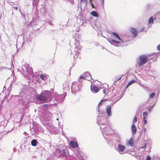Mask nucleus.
<instances>
[{
	"label": "nucleus",
	"instance_id": "nucleus-1",
	"mask_svg": "<svg viewBox=\"0 0 160 160\" xmlns=\"http://www.w3.org/2000/svg\"><path fill=\"white\" fill-rule=\"evenodd\" d=\"M50 96L49 93H48L45 92H42L39 94H37L36 96V99L38 100L45 102Z\"/></svg>",
	"mask_w": 160,
	"mask_h": 160
},
{
	"label": "nucleus",
	"instance_id": "nucleus-2",
	"mask_svg": "<svg viewBox=\"0 0 160 160\" xmlns=\"http://www.w3.org/2000/svg\"><path fill=\"white\" fill-rule=\"evenodd\" d=\"M148 58L145 55H142L139 57V61L138 62V66L139 67L146 63L148 61Z\"/></svg>",
	"mask_w": 160,
	"mask_h": 160
},
{
	"label": "nucleus",
	"instance_id": "nucleus-3",
	"mask_svg": "<svg viewBox=\"0 0 160 160\" xmlns=\"http://www.w3.org/2000/svg\"><path fill=\"white\" fill-rule=\"evenodd\" d=\"M91 89L92 92L94 93H97L99 91L98 87L96 86H91Z\"/></svg>",
	"mask_w": 160,
	"mask_h": 160
},
{
	"label": "nucleus",
	"instance_id": "nucleus-4",
	"mask_svg": "<svg viewBox=\"0 0 160 160\" xmlns=\"http://www.w3.org/2000/svg\"><path fill=\"white\" fill-rule=\"evenodd\" d=\"M70 144L74 148H77L78 147V144L76 141L74 140L71 141L70 142Z\"/></svg>",
	"mask_w": 160,
	"mask_h": 160
},
{
	"label": "nucleus",
	"instance_id": "nucleus-5",
	"mask_svg": "<svg viewBox=\"0 0 160 160\" xmlns=\"http://www.w3.org/2000/svg\"><path fill=\"white\" fill-rule=\"evenodd\" d=\"M130 32L132 33L133 36L134 37L137 36V31L136 29L133 28H130Z\"/></svg>",
	"mask_w": 160,
	"mask_h": 160
},
{
	"label": "nucleus",
	"instance_id": "nucleus-6",
	"mask_svg": "<svg viewBox=\"0 0 160 160\" xmlns=\"http://www.w3.org/2000/svg\"><path fill=\"white\" fill-rule=\"evenodd\" d=\"M118 147L119 149V150L121 152H123L124 149L125 148V146L121 144H119L118 146Z\"/></svg>",
	"mask_w": 160,
	"mask_h": 160
},
{
	"label": "nucleus",
	"instance_id": "nucleus-7",
	"mask_svg": "<svg viewBox=\"0 0 160 160\" xmlns=\"http://www.w3.org/2000/svg\"><path fill=\"white\" fill-rule=\"evenodd\" d=\"M111 107L110 106L108 107L107 108L106 111L108 116H110L111 115Z\"/></svg>",
	"mask_w": 160,
	"mask_h": 160
},
{
	"label": "nucleus",
	"instance_id": "nucleus-8",
	"mask_svg": "<svg viewBox=\"0 0 160 160\" xmlns=\"http://www.w3.org/2000/svg\"><path fill=\"white\" fill-rule=\"evenodd\" d=\"M132 131L133 134H135L136 132V129L135 125L132 124Z\"/></svg>",
	"mask_w": 160,
	"mask_h": 160
},
{
	"label": "nucleus",
	"instance_id": "nucleus-9",
	"mask_svg": "<svg viewBox=\"0 0 160 160\" xmlns=\"http://www.w3.org/2000/svg\"><path fill=\"white\" fill-rule=\"evenodd\" d=\"M38 142L36 139H33L31 142V145L33 146H36L38 144Z\"/></svg>",
	"mask_w": 160,
	"mask_h": 160
},
{
	"label": "nucleus",
	"instance_id": "nucleus-10",
	"mask_svg": "<svg viewBox=\"0 0 160 160\" xmlns=\"http://www.w3.org/2000/svg\"><path fill=\"white\" fill-rule=\"evenodd\" d=\"M128 144L131 147H132L133 146V141L132 138H130L129 140L128 141Z\"/></svg>",
	"mask_w": 160,
	"mask_h": 160
},
{
	"label": "nucleus",
	"instance_id": "nucleus-11",
	"mask_svg": "<svg viewBox=\"0 0 160 160\" xmlns=\"http://www.w3.org/2000/svg\"><path fill=\"white\" fill-rule=\"evenodd\" d=\"M91 14L93 16L96 17H98V14L96 11H93L91 12Z\"/></svg>",
	"mask_w": 160,
	"mask_h": 160
},
{
	"label": "nucleus",
	"instance_id": "nucleus-12",
	"mask_svg": "<svg viewBox=\"0 0 160 160\" xmlns=\"http://www.w3.org/2000/svg\"><path fill=\"white\" fill-rule=\"evenodd\" d=\"M83 75L87 77V79L90 78L91 77L90 74L88 72H85Z\"/></svg>",
	"mask_w": 160,
	"mask_h": 160
},
{
	"label": "nucleus",
	"instance_id": "nucleus-13",
	"mask_svg": "<svg viewBox=\"0 0 160 160\" xmlns=\"http://www.w3.org/2000/svg\"><path fill=\"white\" fill-rule=\"evenodd\" d=\"M40 77L43 80H45L47 78V77L46 74H41Z\"/></svg>",
	"mask_w": 160,
	"mask_h": 160
},
{
	"label": "nucleus",
	"instance_id": "nucleus-14",
	"mask_svg": "<svg viewBox=\"0 0 160 160\" xmlns=\"http://www.w3.org/2000/svg\"><path fill=\"white\" fill-rule=\"evenodd\" d=\"M112 34L116 37L119 40H120L121 41H122V40L119 37V35H118V34L117 33H116L115 32H112Z\"/></svg>",
	"mask_w": 160,
	"mask_h": 160
},
{
	"label": "nucleus",
	"instance_id": "nucleus-15",
	"mask_svg": "<svg viewBox=\"0 0 160 160\" xmlns=\"http://www.w3.org/2000/svg\"><path fill=\"white\" fill-rule=\"evenodd\" d=\"M153 22V17H150L148 19V23L150 24V23Z\"/></svg>",
	"mask_w": 160,
	"mask_h": 160
},
{
	"label": "nucleus",
	"instance_id": "nucleus-16",
	"mask_svg": "<svg viewBox=\"0 0 160 160\" xmlns=\"http://www.w3.org/2000/svg\"><path fill=\"white\" fill-rule=\"evenodd\" d=\"M136 82V81L134 80H133L130 81L128 83V86H130L132 84L135 83Z\"/></svg>",
	"mask_w": 160,
	"mask_h": 160
},
{
	"label": "nucleus",
	"instance_id": "nucleus-17",
	"mask_svg": "<svg viewBox=\"0 0 160 160\" xmlns=\"http://www.w3.org/2000/svg\"><path fill=\"white\" fill-rule=\"evenodd\" d=\"M106 101V100L105 99L102 100L98 104V106H100L102 104V102L104 101Z\"/></svg>",
	"mask_w": 160,
	"mask_h": 160
},
{
	"label": "nucleus",
	"instance_id": "nucleus-18",
	"mask_svg": "<svg viewBox=\"0 0 160 160\" xmlns=\"http://www.w3.org/2000/svg\"><path fill=\"white\" fill-rule=\"evenodd\" d=\"M87 77L86 76H84V75H83V76H81L80 77V78L81 79H87Z\"/></svg>",
	"mask_w": 160,
	"mask_h": 160
},
{
	"label": "nucleus",
	"instance_id": "nucleus-19",
	"mask_svg": "<svg viewBox=\"0 0 160 160\" xmlns=\"http://www.w3.org/2000/svg\"><path fill=\"white\" fill-rule=\"evenodd\" d=\"M148 115L147 112H143V117H146Z\"/></svg>",
	"mask_w": 160,
	"mask_h": 160
},
{
	"label": "nucleus",
	"instance_id": "nucleus-20",
	"mask_svg": "<svg viewBox=\"0 0 160 160\" xmlns=\"http://www.w3.org/2000/svg\"><path fill=\"white\" fill-rule=\"evenodd\" d=\"M155 93H152L150 95V97L151 98H153L155 96Z\"/></svg>",
	"mask_w": 160,
	"mask_h": 160
},
{
	"label": "nucleus",
	"instance_id": "nucleus-21",
	"mask_svg": "<svg viewBox=\"0 0 160 160\" xmlns=\"http://www.w3.org/2000/svg\"><path fill=\"white\" fill-rule=\"evenodd\" d=\"M62 153L63 156H66L67 155L66 152H65V150H63L62 151Z\"/></svg>",
	"mask_w": 160,
	"mask_h": 160
},
{
	"label": "nucleus",
	"instance_id": "nucleus-22",
	"mask_svg": "<svg viewBox=\"0 0 160 160\" xmlns=\"http://www.w3.org/2000/svg\"><path fill=\"white\" fill-rule=\"evenodd\" d=\"M146 117H143V120L145 124H146L147 122V121L146 120Z\"/></svg>",
	"mask_w": 160,
	"mask_h": 160
},
{
	"label": "nucleus",
	"instance_id": "nucleus-23",
	"mask_svg": "<svg viewBox=\"0 0 160 160\" xmlns=\"http://www.w3.org/2000/svg\"><path fill=\"white\" fill-rule=\"evenodd\" d=\"M112 42L113 43H119V42L118 41H117L116 40H112Z\"/></svg>",
	"mask_w": 160,
	"mask_h": 160
},
{
	"label": "nucleus",
	"instance_id": "nucleus-24",
	"mask_svg": "<svg viewBox=\"0 0 160 160\" xmlns=\"http://www.w3.org/2000/svg\"><path fill=\"white\" fill-rule=\"evenodd\" d=\"M122 76L121 75L120 77H117L116 78V80L117 81H119L122 78Z\"/></svg>",
	"mask_w": 160,
	"mask_h": 160
},
{
	"label": "nucleus",
	"instance_id": "nucleus-25",
	"mask_svg": "<svg viewBox=\"0 0 160 160\" xmlns=\"http://www.w3.org/2000/svg\"><path fill=\"white\" fill-rule=\"evenodd\" d=\"M137 121V118L136 117H135L134 118L133 121V123H134L136 122Z\"/></svg>",
	"mask_w": 160,
	"mask_h": 160
},
{
	"label": "nucleus",
	"instance_id": "nucleus-26",
	"mask_svg": "<svg viewBox=\"0 0 160 160\" xmlns=\"http://www.w3.org/2000/svg\"><path fill=\"white\" fill-rule=\"evenodd\" d=\"M144 29V28L143 27H142L139 30V31L140 32H142Z\"/></svg>",
	"mask_w": 160,
	"mask_h": 160
},
{
	"label": "nucleus",
	"instance_id": "nucleus-27",
	"mask_svg": "<svg viewBox=\"0 0 160 160\" xmlns=\"http://www.w3.org/2000/svg\"><path fill=\"white\" fill-rule=\"evenodd\" d=\"M88 0H80V2H87Z\"/></svg>",
	"mask_w": 160,
	"mask_h": 160
},
{
	"label": "nucleus",
	"instance_id": "nucleus-28",
	"mask_svg": "<svg viewBox=\"0 0 160 160\" xmlns=\"http://www.w3.org/2000/svg\"><path fill=\"white\" fill-rule=\"evenodd\" d=\"M102 92L104 94V96H106V91L105 89H104L102 90Z\"/></svg>",
	"mask_w": 160,
	"mask_h": 160
},
{
	"label": "nucleus",
	"instance_id": "nucleus-29",
	"mask_svg": "<svg viewBox=\"0 0 160 160\" xmlns=\"http://www.w3.org/2000/svg\"><path fill=\"white\" fill-rule=\"evenodd\" d=\"M90 3L91 5L92 6V8H94V6L93 3L92 2H90Z\"/></svg>",
	"mask_w": 160,
	"mask_h": 160
},
{
	"label": "nucleus",
	"instance_id": "nucleus-30",
	"mask_svg": "<svg viewBox=\"0 0 160 160\" xmlns=\"http://www.w3.org/2000/svg\"><path fill=\"white\" fill-rule=\"evenodd\" d=\"M147 160H151V158L149 156H147Z\"/></svg>",
	"mask_w": 160,
	"mask_h": 160
},
{
	"label": "nucleus",
	"instance_id": "nucleus-31",
	"mask_svg": "<svg viewBox=\"0 0 160 160\" xmlns=\"http://www.w3.org/2000/svg\"><path fill=\"white\" fill-rule=\"evenodd\" d=\"M157 48L158 50H160V44L158 46Z\"/></svg>",
	"mask_w": 160,
	"mask_h": 160
},
{
	"label": "nucleus",
	"instance_id": "nucleus-32",
	"mask_svg": "<svg viewBox=\"0 0 160 160\" xmlns=\"http://www.w3.org/2000/svg\"><path fill=\"white\" fill-rule=\"evenodd\" d=\"M13 8L15 10H17L18 9V7H13Z\"/></svg>",
	"mask_w": 160,
	"mask_h": 160
},
{
	"label": "nucleus",
	"instance_id": "nucleus-33",
	"mask_svg": "<svg viewBox=\"0 0 160 160\" xmlns=\"http://www.w3.org/2000/svg\"><path fill=\"white\" fill-rule=\"evenodd\" d=\"M92 0H89V2H92Z\"/></svg>",
	"mask_w": 160,
	"mask_h": 160
},
{
	"label": "nucleus",
	"instance_id": "nucleus-34",
	"mask_svg": "<svg viewBox=\"0 0 160 160\" xmlns=\"http://www.w3.org/2000/svg\"><path fill=\"white\" fill-rule=\"evenodd\" d=\"M69 75H70V72L69 71Z\"/></svg>",
	"mask_w": 160,
	"mask_h": 160
},
{
	"label": "nucleus",
	"instance_id": "nucleus-35",
	"mask_svg": "<svg viewBox=\"0 0 160 160\" xmlns=\"http://www.w3.org/2000/svg\"><path fill=\"white\" fill-rule=\"evenodd\" d=\"M104 0H102V3H103V2H104Z\"/></svg>",
	"mask_w": 160,
	"mask_h": 160
}]
</instances>
